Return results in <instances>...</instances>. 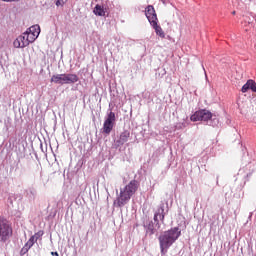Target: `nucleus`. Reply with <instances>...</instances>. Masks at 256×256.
<instances>
[{"mask_svg": "<svg viewBox=\"0 0 256 256\" xmlns=\"http://www.w3.org/2000/svg\"><path fill=\"white\" fill-rule=\"evenodd\" d=\"M116 193H119V190H116Z\"/></svg>", "mask_w": 256, "mask_h": 256, "instance_id": "nucleus-33", "label": "nucleus"}, {"mask_svg": "<svg viewBox=\"0 0 256 256\" xmlns=\"http://www.w3.org/2000/svg\"><path fill=\"white\" fill-rule=\"evenodd\" d=\"M51 255H53V256H59V252H51Z\"/></svg>", "mask_w": 256, "mask_h": 256, "instance_id": "nucleus-27", "label": "nucleus"}, {"mask_svg": "<svg viewBox=\"0 0 256 256\" xmlns=\"http://www.w3.org/2000/svg\"><path fill=\"white\" fill-rule=\"evenodd\" d=\"M93 13L97 17H105V13L107 12L101 8V4H96L93 10Z\"/></svg>", "mask_w": 256, "mask_h": 256, "instance_id": "nucleus-11", "label": "nucleus"}, {"mask_svg": "<svg viewBox=\"0 0 256 256\" xmlns=\"http://www.w3.org/2000/svg\"><path fill=\"white\" fill-rule=\"evenodd\" d=\"M25 33H26L29 43L30 44L35 43V41L37 40V37H38L37 34L31 33L28 30H26Z\"/></svg>", "mask_w": 256, "mask_h": 256, "instance_id": "nucleus-14", "label": "nucleus"}, {"mask_svg": "<svg viewBox=\"0 0 256 256\" xmlns=\"http://www.w3.org/2000/svg\"><path fill=\"white\" fill-rule=\"evenodd\" d=\"M26 165H27V167H31L32 166V164L30 162H27Z\"/></svg>", "mask_w": 256, "mask_h": 256, "instance_id": "nucleus-30", "label": "nucleus"}, {"mask_svg": "<svg viewBox=\"0 0 256 256\" xmlns=\"http://www.w3.org/2000/svg\"><path fill=\"white\" fill-rule=\"evenodd\" d=\"M40 147H41L42 152L45 153V150L43 148V144H41Z\"/></svg>", "mask_w": 256, "mask_h": 256, "instance_id": "nucleus-29", "label": "nucleus"}, {"mask_svg": "<svg viewBox=\"0 0 256 256\" xmlns=\"http://www.w3.org/2000/svg\"><path fill=\"white\" fill-rule=\"evenodd\" d=\"M43 235H45V232L43 230H40V231L36 232L33 236L35 238V241H37L38 239H41V237H43Z\"/></svg>", "mask_w": 256, "mask_h": 256, "instance_id": "nucleus-22", "label": "nucleus"}, {"mask_svg": "<svg viewBox=\"0 0 256 256\" xmlns=\"http://www.w3.org/2000/svg\"><path fill=\"white\" fill-rule=\"evenodd\" d=\"M130 137H131V131L124 130L123 132L120 133L118 139L114 140V143L112 144V148L119 149V147H123V144L127 143Z\"/></svg>", "mask_w": 256, "mask_h": 256, "instance_id": "nucleus-8", "label": "nucleus"}, {"mask_svg": "<svg viewBox=\"0 0 256 256\" xmlns=\"http://www.w3.org/2000/svg\"><path fill=\"white\" fill-rule=\"evenodd\" d=\"M190 120L194 123L197 121H203L210 127H217V125H219V118H217V116L213 115V113L207 109L197 110L190 116Z\"/></svg>", "mask_w": 256, "mask_h": 256, "instance_id": "nucleus-3", "label": "nucleus"}, {"mask_svg": "<svg viewBox=\"0 0 256 256\" xmlns=\"http://www.w3.org/2000/svg\"><path fill=\"white\" fill-rule=\"evenodd\" d=\"M18 39L22 43V49H24V47H28V45H30V42H29V39L27 38L26 32H24V33H22V35L18 36Z\"/></svg>", "mask_w": 256, "mask_h": 256, "instance_id": "nucleus-12", "label": "nucleus"}, {"mask_svg": "<svg viewBox=\"0 0 256 256\" xmlns=\"http://www.w3.org/2000/svg\"><path fill=\"white\" fill-rule=\"evenodd\" d=\"M165 205L166 207H169L168 202L165 203L161 201L158 205L157 210L154 213L153 220L148 219L143 222L146 237H150L153 239L154 236H159V231H161V223H165V216L167 215V213H169V209H167L165 212Z\"/></svg>", "mask_w": 256, "mask_h": 256, "instance_id": "nucleus-1", "label": "nucleus"}, {"mask_svg": "<svg viewBox=\"0 0 256 256\" xmlns=\"http://www.w3.org/2000/svg\"><path fill=\"white\" fill-rule=\"evenodd\" d=\"M159 20L156 22H153L151 25V27L155 30V33L158 37H160L161 39H165V31H163V28H161V26H159Z\"/></svg>", "mask_w": 256, "mask_h": 256, "instance_id": "nucleus-10", "label": "nucleus"}, {"mask_svg": "<svg viewBox=\"0 0 256 256\" xmlns=\"http://www.w3.org/2000/svg\"><path fill=\"white\" fill-rule=\"evenodd\" d=\"M100 7L107 13L109 11V1H103L102 4H100Z\"/></svg>", "mask_w": 256, "mask_h": 256, "instance_id": "nucleus-19", "label": "nucleus"}, {"mask_svg": "<svg viewBox=\"0 0 256 256\" xmlns=\"http://www.w3.org/2000/svg\"><path fill=\"white\" fill-rule=\"evenodd\" d=\"M251 175H252V173H249V174L246 175V177H251Z\"/></svg>", "mask_w": 256, "mask_h": 256, "instance_id": "nucleus-31", "label": "nucleus"}, {"mask_svg": "<svg viewBox=\"0 0 256 256\" xmlns=\"http://www.w3.org/2000/svg\"><path fill=\"white\" fill-rule=\"evenodd\" d=\"M185 127H187V122L183 121V122H178L175 124V129L177 131H181V129H185Z\"/></svg>", "mask_w": 256, "mask_h": 256, "instance_id": "nucleus-16", "label": "nucleus"}, {"mask_svg": "<svg viewBox=\"0 0 256 256\" xmlns=\"http://www.w3.org/2000/svg\"><path fill=\"white\" fill-rule=\"evenodd\" d=\"M248 83H250V89L253 93H256V82L253 79L248 80Z\"/></svg>", "mask_w": 256, "mask_h": 256, "instance_id": "nucleus-20", "label": "nucleus"}, {"mask_svg": "<svg viewBox=\"0 0 256 256\" xmlns=\"http://www.w3.org/2000/svg\"><path fill=\"white\" fill-rule=\"evenodd\" d=\"M50 81L56 85H75L79 81V76L73 73L54 74Z\"/></svg>", "mask_w": 256, "mask_h": 256, "instance_id": "nucleus-5", "label": "nucleus"}, {"mask_svg": "<svg viewBox=\"0 0 256 256\" xmlns=\"http://www.w3.org/2000/svg\"><path fill=\"white\" fill-rule=\"evenodd\" d=\"M26 31H28V33H33L34 35H37V37H39V33H41V27L36 24L27 28Z\"/></svg>", "mask_w": 256, "mask_h": 256, "instance_id": "nucleus-13", "label": "nucleus"}, {"mask_svg": "<svg viewBox=\"0 0 256 256\" xmlns=\"http://www.w3.org/2000/svg\"><path fill=\"white\" fill-rule=\"evenodd\" d=\"M162 75H167V70L163 69L162 70Z\"/></svg>", "mask_w": 256, "mask_h": 256, "instance_id": "nucleus-28", "label": "nucleus"}, {"mask_svg": "<svg viewBox=\"0 0 256 256\" xmlns=\"http://www.w3.org/2000/svg\"><path fill=\"white\" fill-rule=\"evenodd\" d=\"M31 247H33V246L26 242L25 245L20 250V255L21 256L27 255V253H29V249H31Z\"/></svg>", "mask_w": 256, "mask_h": 256, "instance_id": "nucleus-15", "label": "nucleus"}, {"mask_svg": "<svg viewBox=\"0 0 256 256\" xmlns=\"http://www.w3.org/2000/svg\"><path fill=\"white\" fill-rule=\"evenodd\" d=\"M160 1H161V3H163V5H167L169 0H160Z\"/></svg>", "mask_w": 256, "mask_h": 256, "instance_id": "nucleus-26", "label": "nucleus"}, {"mask_svg": "<svg viewBox=\"0 0 256 256\" xmlns=\"http://www.w3.org/2000/svg\"><path fill=\"white\" fill-rule=\"evenodd\" d=\"M67 0H56V3H55V5H56V7H63V5H65V2H66Z\"/></svg>", "mask_w": 256, "mask_h": 256, "instance_id": "nucleus-25", "label": "nucleus"}, {"mask_svg": "<svg viewBox=\"0 0 256 256\" xmlns=\"http://www.w3.org/2000/svg\"><path fill=\"white\" fill-rule=\"evenodd\" d=\"M4 126H5L6 131H9V129H11V118H7L4 121Z\"/></svg>", "mask_w": 256, "mask_h": 256, "instance_id": "nucleus-23", "label": "nucleus"}, {"mask_svg": "<svg viewBox=\"0 0 256 256\" xmlns=\"http://www.w3.org/2000/svg\"><path fill=\"white\" fill-rule=\"evenodd\" d=\"M13 237V226L5 219L0 218V243H7Z\"/></svg>", "mask_w": 256, "mask_h": 256, "instance_id": "nucleus-6", "label": "nucleus"}, {"mask_svg": "<svg viewBox=\"0 0 256 256\" xmlns=\"http://www.w3.org/2000/svg\"><path fill=\"white\" fill-rule=\"evenodd\" d=\"M13 45L16 47V49H23V42L19 40V37L14 40Z\"/></svg>", "mask_w": 256, "mask_h": 256, "instance_id": "nucleus-17", "label": "nucleus"}, {"mask_svg": "<svg viewBox=\"0 0 256 256\" xmlns=\"http://www.w3.org/2000/svg\"><path fill=\"white\" fill-rule=\"evenodd\" d=\"M139 181L131 180L124 188H120V193L117 195L116 199L113 202V206L117 207L118 209H122L125 207L130 201L131 197L137 193L139 189Z\"/></svg>", "mask_w": 256, "mask_h": 256, "instance_id": "nucleus-2", "label": "nucleus"}, {"mask_svg": "<svg viewBox=\"0 0 256 256\" xmlns=\"http://www.w3.org/2000/svg\"><path fill=\"white\" fill-rule=\"evenodd\" d=\"M249 89H251L250 87V83H249V80L242 86V93H247V91H249Z\"/></svg>", "mask_w": 256, "mask_h": 256, "instance_id": "nucleus-21", "label": "nucleus"}, {"mask_svg": "<svg viewBox=\"0 0 256 256\" xmlns=\"http://www.w3.org/2000/svg\"><path fill=\"white\" fill-rule=\"evenodd\" d=\"M232 15H235V11L232 12Z\"/></svg>", "mask_w": 256, "mask_h": 256, "instance_id": "nucleus-32", "label": "nucleus"}, {"mask_svg": "<svg viewBox=\"0 0 256 256\" xmlns=\"http://www.w3.org/2000/svg\"><path fill=\"white\" fill-rule=\"evenodd\" d=\"M115 121V112H113V110L110 108L107 111V116L102 127V133L105 135H110L113 131V127H115Z\"/></svg>", "mask_w": 256, "mask_h": 256, "instance_id": "nucleus-7", "label": "nucleus"}, {"mask_svg": "<svg viewBox=\"0 0 256 256\" xmlns=\"http://www.w3.org/2000/svg\"><path fill=\"white\" fill-rule=\"evenodd\" d=\"M145 15L150 25L159 21V19L157 18V12H155V7H153V5H148L145 8Z\"/></svg>", "mask_w": 256, "mask_h": 256, "instance_id": "nucleus-9", "label": "nucleus"}, {"mask_svg": "<svg viewBox=\"0 0 256 256\" xmlns=\"http://www.w3.org/2000/svg\"><path fill=\"white\" fill-rule=\"evenodd\" d=\"M181 237V229L179 227H173L167 231H164L159 237L158 241L162 245L171 247L177 239Z\"/></svg>", "mask_w": 256, "mask_h": 256, "instance_id": "nucleus-4", "label": "nucleus"}, {"mask_svg": "<svg viewBox=\"0 0 256 256\" xmlns=\"http://www.w3.org/2000/svg\"><path fill=\"white\" fill-rule=\"evenodd\" d=\"M26 243H28L29 245H31L33 247V245H35V243H37V240H35V236H31Z\"/></svg>", "mask_w": 256, "mask_h": 256, "instance_id": "nucleus-24", "label": "nucleus"}, {"mask_svg": "<svg viewBox=\"0 0 256 256\" xmlns=\"http://www.w3.org/2000/svg\"><path fill=\"white\" fill-rule=\"evenodd\" d=\"M160 245V251H161V255H166L167 254V251H169V246H166L165 244H161L159 243Z\"/></svg>", "mask_w": 256, "mask_h": 256, "instance_id": "nucleus-18", "label": "nucleus"}]
</instances>
